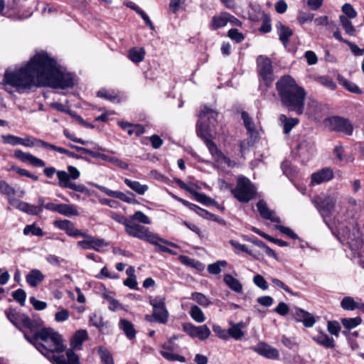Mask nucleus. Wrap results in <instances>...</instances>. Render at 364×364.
Listing matches in <instances>:
<instances>
[{"mask_svg": "<svg viewBox=\"0 0 364 364\" xmlns=\"http://www.w3.org/2000/svg\"><path fill=\"white\" fill-rule=\"evenodd\" d=\"M2 84L21 93L34 87H71L74 85V78L71 73L63 71L55 59L42 51L18 70H6Z\"/></svg>", "mask_w": 364, "mask_h": 364, "instance_id": "obj_1", "label": "nucleus"}, {"mask_svg": "<svg viewBox=\"0 0 364 364\" xmlns=\"http://www.w3.org/2000/svg\"><path fill=\"white\" fill-rule=\"evenodd\" d=\"M26 339L33 344L36 349L53 364H79V358L72 350L66 351L67 360L63 356H57L53 353H62L65 347L61 335L50 328H43L32 337L24 335Z\"/></svg>", "mask_w": 364, "mask_h": 364, "instance_id": "obj_2", "label": "nucleus"}, {"mask_svg": "<svg viewBox=\"0 0 364 364\" xmlns=\"http://www.w3.org/2000/svg\"><path fill=\"white\" fill-rule=\"evenodd\" d=\"M282 103L290 111L301 114L304 109L306 92L289 75L282 77L276 84Z\"/></svg>", "mask_w": 364, "mask_h": 364, "instance_id": "obj_3", "label": "nucleus"}, {"mask_svg": "<svg viewBox=\"0 0 364 364\" xmlns=\"http://www.w3.org/2000/svg\"><path fill=\"white\" fill-rule=\"evenodd\" d=\"M125 232L130 237L138 238L151 244H156L157 242H161L171 247H177L176 244L159 237L156 234L150 231L149 228L132 221V220H129L125 228Z\"/></svg>", "mask_w": 364, "mask_h": 364, "instance_id": "obj_4", "label": "nucleus"}, {"mask_svg": "<svg viewBox=\"0 0 364 364\" xmlns=\"http://www.w3.org/2000/svg\"><path fill=\"white\" fill-rule=\"evenodd\" d=\"M332 231L341 243H348L352 250L359 247L362 244L360 231L353 225L339 224L336 230Z\"/></svg>", "mask_w": 364, "mask_h": 364, "instance_id": "obj_5", "label": "nucleus"}, {"mask_svg": "<svg viewBox=\"0 0 364 364\" xmlns=\"http://www.w3.org/2000/svg\"><path fill=\"white\" fill-rule=\"evenodd\" d=\"M338 199L337 193H321L315 196L311 199V203L326 223V218L330 217L335 210Z\"/></svg>", "mask_w": 364, "mask_h": 364, "instance_id": "obj_6", "label": "nucleus"}, {"mask_svg": "<svg viewBox=\"0 0 364 364\" xmlns=\"http://www.w3.org/2000/svg\"><path fill=\"white\" fill-rule=\"evenodd\" d=\"M215 132H212L209 128L200 127V130L197 131L198 135L201 137L212 154L214 159L218 162L225 163L228 166H231V161L227 158L217 147L216 144L212 141V138Z\"/></svg>", "mask_w": 364, "mask_h": 364, "instance_id": "obj_7", "label": "nucleus"}, {"mask_svg": "<svg viewBox=\"0 0 364 364\" xmlns=\"http://www.w3.org/2000/svg\"><path fill=\"white\" fill-rule=\"evenodd\" d=\"M149 303L153 308V314L152 315H146L145 319L149 322L166 324L168 321L169 314L166 308L165 299L159 296L150 298Z\"/></svg>", "mask_w": 364, "mask_h": 364, "instance_id": "obj_8", "label": "nucleus"}, {"mask_svg": "<svg viewBox=\"0 0 364 364\" xmlns=\"http://www.w3.org/2000/svg\"><path fill=\"white\" fill-rule=\"evenodd\" d=\"M232 192L240 202L247 203L255 197L256 188L247 178L241 176L238 178L237 186Z\"/></svg>", "mask_w": 364, "mask_h": 364, "instance_id": "obj_9", "label": "nucleus"}, {"mask_svg": "<svg viewBox=\"0 0 364 364\" xmlns=\"http://www.w3.org/2000/svg\"><path fill=\"white\" fill-rule=\"evenodd\" d=\"M7 318L18 328H26L34 330L38 327V323L32 321L24 314L18 312L15 309L9 308L5 311Z\"/></svg>", "mask_w": 364, "mask_h": 364, "instance_id": "obj_10", "label": "nucleus"}, {"mask_svg": "<svg viewBox=\"0 0 364 364\" xmlns=\"http://www.w3.org/2000/svg\"><path fill=\"white\" fill-rule=\"evenodd\" d=\"M257 70L259 76L267 86H269L274 80L272 61L267 57L259 55L257 59Z\"/></svg>", "mask_w": 364, "mask_h": 364, "instance_id": "obj_11", "label": "nucleus"}, {"mask_svg": "<svg viewBox=\"0 0 364 364\" xmlns=\"http://www.w3.org/2000/svg\"><path fill=\"white\" fill-rule=\"evenodd\" d=\"M218 112L207 106H203L199 114V120L198 122V130L200 129L201 127L204 128H209L212 132H215V127L216 124V117Z\"/></svg>", "mask_w": 364, "mask_h": 364, "instance_id": "obj_12", "label": "nucleus"}, {"mask_svg": "<svg viewBox=\"0 0 364 364\" xmlns=\"http://www.w3.org/2000/svg\"><path fill=\"white\" fill-rule=\"evenodd\" d=\"M183 330L191 338H197L200 341L207 339L211 332L206 325L194 326L191 323H185L183 324Z\"/></svg>", "mask_w": 364, "mask_h": 364, "instance_id": "obj_13", "label": "nucleus"}, {"mask_svg": "<svg viewBox=\"0 0 364 364\" xmlns=\"http://www.w3.org/2000/svg\"><path fill=\"white\" fill-rule=\"evenodd\" d=\"M176 345L174 343H171V341H168L161 345L162 349L159 353L164 358L168 361H179L184 363L186 361L185 357L173 352L176 349Z\"/></svg>", "mask_w": 364, "mask_h": 364, "instance_id": "obj_14", "label": "nucleus"}, {"mask_svg": "<svg viewBox=\"0 0 364 364\" xmlns=\"http://www.w3.org/2000/svg\"><path fill=\"white\" fill-rule=\"evenodd\" d=\"M251 349L259 355L272 360H277L279 357L278 350L264 342H259Z\"/></svg>", "mask_w": 364, "mask_h": 364, "instance_id": "obj_15", "label": "nucleus"}, {"mask_svg": "<svg viewBox=\"0 0 364 364\" xmlns=\"http://www.w3.org/2000/svg\"><path fill=\"white\" fill-rule=\"evenodd\" d=\"M83 237L85 239L79 241L77 245L84 250L93 249L96 251H100L101 247L107 246V243L104 239L96 238L85 233Z\"/></svg>", "mask_w": 364, "mask_h": 364, "instance_id": "obj_16", "label": "nucleus"}, {"mask_svg": "<svg viewBox=\"0 0 364 364\" xmlns=\"http://www.w3.org/2000/svg\"><path fill=\"white\" fill-rule=\"evenodd\" d=\"M331 124L336 131L343 132L347 135H351L353 133V127L346 119L334 117L331 119Z\"/></svg>", "mask_w": 364, "mask_h": 364, "instance_id": "obj_17", "label": "nucleus"}, {"mask_svg": "<svg viewBox=\"0 0 364 364\" xmlns=\"http://www.w3.org/2000/svg\"><path fill=\"white\" fill-rule=\"evenodd\" d=\"M58 186L64 188H70L71 190L84 193L87 191V188L83 184H76L68 181L67 172L61 171L58 173Z\"/></svg>", "mask_w": 364, "mask_h": 364, "instance_id": "obj_18", "label": "nucleus"}, {"mask_svg": "<svg viewBox=\"0 0 364 364\" xmlns=\"http://www.w3.org/2000/svg\"><path fill=\"white\" fill-rule=\"evenodd\" d=\"M55 227L65 230L66 234L71 237L84 236V232L75 228L74 224L68 220H59L54 221Z\"/></svg>", "mask_w": 364, "mask_h": 364, "instance_id": "obj_19", "label": "nucleus"}, {"mask_svg": "<svg viewBox=\"0 0 364 364\" xmlns=\"http://www.w3.org/2000/svg\"><path fill=\"white\" fill-rule=\"evenodd\" d=\"M333 178V170L330 168H324L311 174V184L312 186L326 183Z\"/></svg>", "mask_w": 364, "mask_h": 364, "instance_id": "obj_20", "label": "nucleus"}, {"mask_svg": "<svg viewBox=\"0 0 364 364\" xmlns=\"http://www.w3.org/2000/svg\"><path fill=\"white\" fill-rule=\"evenodd\" d=\"M293 314L295 320L298 322H302L306 328L312 327L316 322L311 314L300 308H295Z\"/></svg>", "mask_w": 364, "mask_h": 364, "instance_id": "obj_21", "label": "nucleus"}, {"mask_svg": "<svg viewBox=\"0 0 364 364\" xmlns=\"http://www.w3.org/2000/svg\"><path fill=\"white\" fill-rule=\"evenodd\" d=\"M11 205L21 211L31 215H38L41 213V207H36L33 205L21 201L17 198L11 201Z\"/></svg>", "mask_w": 364, "mask_h": 364, "instance_id": "obj_22", "label": "nucleus"}, {"mask_svg": "<svg viewBox=\"0 0 364 364\" xmlns=\"http://www.w3.org/2000/svg\"><path fill=\"white\" fill-rule=\"evenodd\" d=\"M14 156L21 161L23 162H29L31 165L36 167H43L46 166L45 162L42 159H38L29 153L23 152L20 149H17L14 151Z\"/></svg>", "mask_w": 364, "mask_h": 364, "instance_id": "obj_23", "label": "nucleus"}, {"mask_svg": "<svg viewBox=\"0 0 364 364\" xmlns=\"http://www.w3.org/2000/svg\"><path fill=\"white\" fill-rule=\"evenodd\" d=\"M257 210L259 215L264 219L269 220L274 223H280V219L277 217L274 212L269 209L266 203L260 200L257 204Z\"/></svg>", "mask_w": 364, "mask_h": 364, "instance_id": "obj_24", "label": "nucleus"}, {"mask_svg": "<svg viewBox=\"0 0 364 364\" xmlns=\"http://www.w3.org/2000/svg\"><path fill=\"white\" fill-rule=\"evenodd\" d=\"M338 213H342L344 208L345 212L351 215H353L354 213L360 210V205L358 203L357 200L352 197H348L346 198V203L341 202L338 205Z\"/></svg>", "mask_w": 364, "mask_h": 364, "instance_id": "obj_25", "label": "nucleus"}, {"mask_svg": "<svg viewBox=\"0 0 364 364\" xmlns=\"http://www.w3.org/2000/svg\"><path fill=\"white\" fill-rule=\"evenodd\" d=\"M44 279L45 275L38 269H31L26 276V280L31 287H38L44 280Z\"/></svg>", "mask_w": 364, "mask_h": 364, "instance_id": "obj_26", "label": "nucleus"}, {"mask_svg": "<svg viewBox=\"0 0 364 364\" xmlns=\"http://www.w3.org/2000/svg\"><path fill=\"white\" fill-rule=\"evenodd\" d=\"M277 33L279 37V40L282 42L284 46L289 43V38L292 36V30L281 22H278L276 25Z\"/></svg>", "mask_w": 364, "mask_h": 364, "instance_id": "obj_27", "label": "nucleus"}, {"mask_svg": "<svg viewBox=\"0 0 364 364\" xmlns=\"http://www.w3.org/2000/svg\"><path fill=\"white\" fill-rule=\"evenodd\" d=\"M0 193L6 196L9 204H11L12 200L16 198H15L16 191L5 181H0Z\"/></svg>", "mask_w": 364, "mask_h": 364, "instance_id": "obj_28", "label": "nucleus"}, {"mask_svg": "<svg viewBox=\"0 0 364 364\" xmlns=\"http://www.w3.org/2000/svg\"><path fill=\"white\" fill-rule=\"evenodd\" d=\"M279 120L283 125L284 134H289L291 131V129L296 124H298V123L299 122V119H297V118H292V117L288 118L284 114H281L279 116Z\"/></svg>", "mask_w": 364, "mask_h": 364, "instance_id": "obj_29", "label": "nucleus"}, {"mask_svg": "<svg viewBox=\"0 0 364 364\" xmlns=\"http://www.w3.org/2000/svg\"><path fill=\"white\" fill-rule=\"evenodd\" d=\"M124 182L129 188L139 195H144L149 189V186L147 185L141 184L136 181H132L129 178H125Z\"/></svg>", "mask_w": 364, "mask_h": 364, "instance_id": "obj_30", "label": "nucleus"}, {"mask_svg": "<svg viewBox=\"0 0 364 364\" xmlns=\"http://www.w3.org/2000/svg\"><path fill=\"white\" fill-rule=\"evenodd\" d=\"M87 332L85 330L77 331L72 340L71 345L74 349L80 350L82 343L87 338Z\"/></svg>", "mask_w": 364, "mask_h": 364, "instance_id": "obj_31", "label": "nucleus"}, {"mask_svg": "<svg viewBox=\"0 0 364 364\" xmlns=\"http://www.w3.org/2000/svg\"><path fill=\"white\" fill-rule=\"evenodd\" d=\"M231 327L228 330L229 338L232 337L235 340H240L244 336V333L242 331V328L244 327V323L242 322L233 323L232 322H230Z\"/></svg>", "mask_w": 364, "mask_h": 364, "instance_id": "obj_32", "label": "nucleus"}, {"mask_svg": "<svg viewBox=\"0 0 364 364\" xmlns=\"http://www.w3.org/2000/svg\"><path fill=\"white\" fill-rule=\"evenodd\" d=\"M313 339L318 344L323 346L326 348H333L335 347L334 339L326 333H321L320 335L314 337Z\"/></svg>", "mask_w": 364, "mask_h": 364, "instance_id": "obj_33", "label": "nucleus"}, {"mask_svg": "<svg viewBox=\"0 0 364 364\" xmlns=\"http://www.w3.org/2000/svg\"><path fill=\"white\" fill-rule=\"evenodd\" d=\"M223 280L225 283L232 291L240 293L242 291V285L239 280L234 278L232 275L227 274L224 275Z\"/></svg>", "mask_w": 364, "mask_h": 364, "instance_id": "obj_34", "label": "nucleus"}, {"mask_svg": "<svg viewBox=\"0 0 364 364\" xmlns=\"http://www.w3.org/2000/svg\"><path fill=\"white\" fill-rule=\"evenodd\" d=\"M119 326L129 339H133L135 338L136 331L133 324L130 321L126 319H121L119 321Z\"/></svg>", "mask_w": 364, "mask_h": 364, "instance_id": "obj_35", "label": "nucleus"}, {"mask_svg": "<svg viewBox=\"0 0 364 364\" xmlns=\"http://www.w3.org/2000/svg\"><path fill=\"white\" fill-rule=\"evenodd\" d=\"M241 116L244 122V125L248 133L250 134L251 137H256L257 131L255 129V124L249 114L246 112H242Z\"/></svg>", "mask_w": 364, "mask_h": 364, "instance_id": "obj_36", "label": "nucleus"}, {"mask_svg": "<svg viewBox=\"0 0 364 364\" xmlns=\"http://www.w3.org/2000/svg\"><path fill=\"white\" fill-rule=\"evenodd\" d=\"M145 56V50L143 48L136 49L133 48L128 53V58L133 63H139L144 60Z\"/></svg>", "mask_w": 364, "mask_h": 364, "instance_id": "obj_37", "label": "nucleus"}, {"mask_svg": "<svg viewBox=\"0 0 364 364\" xmlns=\"http://www.w3.org/2000/svg\"><path fill=\"white\" fill-rule=\"evenodd\" d=\"M58 213L68 217L79 215L75 205L65 203H59Z\"/></svg>", "mask_w": 364, "mask_h": 364, "instance_id": "obj_38", "label": "nucleus"}, {"mask_svg": "<svg viewBox=\"0 0 364 364\" xmlns=\"http://www.w3.org/2000/svg\"><path fill=\"white\" fill-rule=\"evenodd\" d=\"M228 23V13H222L219 16H215L212 18L211 25L214 29L224 27Z\"/></svg>", "mask_w": 364, "mask_h": 364, "instance_id": "obj_39", "label": "nucleus"}, {"mask_svg": "<svg viewBox=\"0 0 364 364\" xmlns=\"http://www.w3.org/2000/svg\"><path fill=\"white\" fill-rule=\"evenodd\" d=\"M338 80L339 83L342 86H343L346 90H348L349 92H350L352 93H355V94H360L362 92L356 84L346 80L343 76L338 75Z\"/></svg>", "mask_w": 364, "mask_h": 364, "instance_id": "obj_40", "label": "nucleus"}, {"mask_svg": "<svg viewBox=\"0 0 364 364\" xmlns=\"http://www.w3.org/2000/svg\"><path fill=\"white\" fill-rule=\"evenodd\" d=\"M97 353L102 364H114L112 355L106 348L100 346Z\"/></svg>", "mask_w": 364, "mask_h": 364, "instance_id": "obj_41", "label": "nucleus"}, {"mask_svg": "<svg viewBox=\"0 0 364 364\" xmlns=\"http://www.w3.org/2000/svg\"><path fill=\"white\" fill-rule=\"evenodd\" d=\"M359 305L360 303L356 302L351 296H345L341 302V306L348 311L359 310Z\"/></svg>", "mask_w": 364, "mask_h": 364, "instance_id": "obj_42", "label": "nucleus"}, {"mask_svg": "<svg viewBox=\"0 0 364 364\" xmlns=\"http://www.w3.org/2000/svg\"><path fill=\"white\" fill-rule=\"evenodd\" d=\"M101 159L107 162L112 164L113 165L119 167L122 169L128 168V164L115 156H108L104 154H102Z\"/></svg>", "mask_w": 364, "mask_h": 364, "instance_id": "obj_43", "label": "nucleus"}, {"mask_svg": "<svg viewBox=\"0 0 364 364\" xmlns=\"http://www.w3.org/2000/svg\"><path fill=\"white\" fill-rule=\"evenodd\" d=\"M342 325L347 329H352L359 326L362 319L360 316L355 318H343L341 320Z\"/></svg>", "mask_w": 364, "mask_h": 364, "instance_id": "obj_44", "label": "nucleus"}, {"mask_svg": "<svg viewBox=\"0 0 364 364\" xmlns=\"http://www.w3.org/2000/svg\"><path fill=\"white\" fill-rule=\"evenodd\" d=\"M191 318L198 323H203L205 319V315L202 310L198 306H193L190 310Z\"/></svg>", "mask_w": 364, "mask_h": 364, "instance_id": "obj_45", "label": "nucleus"}, {"mask_svg": "<svg viewBox=\"0 0 364 364\" xmlns=\"http://www.w3.org/2000/svg\"><path fill=\"white\" fill-rule=\"evenodd\" d=\"M129 220H132V221L135 222L137 221L138 223L144 225H149L151 223L149 218L140 210H138L132 215L129 217Z\"/></svg>", "mask_w": 364, "mask_h": 364, "instance_id": "obj_46", "label": "nucleus"}, {"mask_svg": "<svg viewBox=\"0 0 364 364\" xmlns=\"http://www.w3.org/2000/svg\"><path fill=\"white\" fill-rule=\"evenodd\" d=\"M191 299L205 307L208 306L211 304L210 300L205 295L199 292L192 293Z\"/></svg>", "mask_w": 364, "mask_h": 364, "instance_id": "obj_47", "label": "nucleus"}, {"mask_svg": "<svg viewBox=\"0 0 364 364\" xmlns=\"http://www.w3.org/2000/svg\"><path fill=\"white\" fill-rule=\"evenodd\" d=\"M344 149L342 146H336L334 148L333 154L340 161L353 162V157L351 155L344 156Z\"/></svg>", "mask_w": 364, "mask_h": 364, "instance_id": "obj_48", "label": "nucleus"}, {"mask_svg": "<svg viewBox=\"0 0 364 364\" xmlns=\"http://www.w3.org/2000/svg\"><path fill=\"white\" fill-rule=\"evenodd\" d=\"M2 141L4 144L12 146L22 145L23 138L12 134L2 135Z\"/></svg>", "mask_w": 364, "mask_h": 364, "instance_id": "obj_49", "label": "nucleus"}, {"mask_svg": "<svg viewBox=\"0 0 364 364\" xmlns=\"http://www.w3.org/2000/svg\"><path fill=\"white\" fill-rule=\"evenodd\" d=\"M340 21L346 33L350 36H353L355 29L352 23L348 19V18L342 15L340 16Z\"/></svg>", "mask_w": 364, "mask_h": 364, "instance_id": "obj_50", "label": "nucleus"}, {"mask_svg": "<svg viewBox=\"0 0 364 364\" xmlns=\"http://www.w3.org/2000/svg\"><path fill=\"white\" fill-rule=\"evenodd\" d=\"M227 265V262L225 260L218 261L215 263L210 264L208 266V271L212 274H219L221 272V267Z\"/></svg>", "mask_w": 364, "mask_h": 364, "instance_id": "obj_51", "label": "nucleus"}, {"mask_svg": "<svg viewBox=\"0 0 364 364\" xmlns=\"http://www.w3.org/2000/svg\"><path fill=\"white\" fill-rule=\"evenodd\" d=\"M316 80L318 83L331 90H333L336 87V83L328 77L319 76L316 77Z\"/></svg>", "mask_w": 364, "mask_h": 364, "instance_id": "obj_52", "label": "nucleus"}, {"mask_svg": "<svg viewBox=\"0 0 364 364\" xmlns=\"http://www.w3.org/2000/svg\"><path fill=\"white\" fill-rule=\"evenodd\" d=\"M103 297L108 302V304H109L108 308L109 310L115 311L117 310L122 309V304L117 300L114 299L112 296H111L107 294H104Z\"/></svg>", "mask_w": 364, "mask_h": 364, "instance_id": "obj_53", "label": "nucleus"}, {"mask_svg": "<svg viewBox=\"0 0 364 364\" xmlns=\"http://www.w3.org/2000/svg\"><path fill=\"white\" fill-rule=\"evenodd\" d=\"M30 233L36 236H43L44 235L42 229L35 226V225H28L24 228L23 234L27 235Z\"/></svg>", "mask_w": 364, "mask_h": 364, "instance_id": "obj_54", "label": "nucleus"}, {"mask_svg": "<svg viewBox=\"0 0 364 364\" xmlns=\"http://www.w3.org/2000/svg\"><path fill=\"white\" fill-rule=\"evenodd\" d=\"M196 200L204 205H213L215 204V200L212 198L208 197L205 194L202 193H198L196 191L193 195Z\"/></svg>", "mask_w": 364, "mask_h": 364, "instance_id": "obj_55", "label": "nucleus"}, {"mask_svg": "<svg viewBox=\"0 0 364 364\" xmlns=\"http://www.w3.org/2000/svg\"><path fill=\"white\" fill-rule=\"evenodd\" d=\"M14 299L20 304L21 306H24L26 302V294L22 289H18L12 293Z\"/></svg>", "mask_w": 364, "mask_h": 364, "instance_id": "obj_56", "label": "nucleus"}, {"mask_svg": "<svg viewBox=\"0 0 364 364\" xmlns=\"http://www.w3.org/2000/svg\"><path fill=\"white\" fill-rule=\"evenodd\" d=\"M253 282L257 287L262 290H267L269 287L267 282L260 274H257L253 277Z\"/></svg>", "mask_w": 364, "mask_h": 364, "instance_id": "obj_57", "label": "nucleus"}, {"mask_svg": "<svg viewBox=\"0 0 364 364\" xmlns=\"http://www.w3.org/2000/svg\"><path fill=\"white\" fill-rule=\"evenodd\" d=\"M213 331L218 337L223 340H228L229 338L228 331L218 325L213 326Z\"/></svg>", "mask_w": 364, "mask_h": 364, "instance_id": "obj_58", "label": "nucleus"}, {"mask_svg": "<svg viewBox=\"0 0 364 364\" xmlns=\"http://www.w3.org/2000/svg\"><path fill=\"white\" fill-rule=\"evenodd\" d=\"M228 36L232 40L235 41L236 43L242 42L245 37L242 33H240L237 29L232 28L230 29L228 33Z\"/></svg>", "mask_w": 364, "mask_h": 364, "instance_id": "obj_59", "label": "nucleus"}, {"mask_svg": "<svg viewBox=\"0 0 364 364\" xmlns=\"http://www.w3.org/2000/svg\"><path fill=\"white\" fill-rule=\"evenodd\" d=\"M314 23H315L316 26H324L328 27V28H329V29L332 28L333 26V23L330 22L328 21V16H319V17L316 18L314 20Z\"/></svg>", "mask_w": 364, "mask_h": 364, "instance_id": "obj_60", "label": "nucleus"}, {"mask_svg": "<svg viewBox=\"0 0 364 364\" xmlns=\"http://www.w3.org/2000/svg\"><path fill=\"white\" fill-rule=\"evenodd\" d=\"M342 11L347 18H354L357 16V12L350 4H345L342 6Z\"/></svg>", "mask_w": 364, "mask_h": 364, "instance_id": "obj_61", "label": "nucleus"}, {"mask_svg": "<svg viewBox=\"0 0 364 364\" xmlns=\"http://www.w3.org/2000/svg\"><path fill=\"white\" fill-rule=\"evenodd\" d=\"M110 217L112 219H113L118 223L124 225V228H126L127 224L129 222V218H127L125 216L120 215L119 213H114V212H112L110 213Z\"/></svg>", "mask_w": 364, "mask_h": 364, "instance_id": "obj_62", "label": "nucleus"}, {"mask_svg": "<svg viewBox=\"0 0 364 364\" xmlns=\"http://www.w3.org/2000/svg\"><path fill=\"white\" fill-rule=\"evenodd\" d=\"M327 328L331 334L338 336L341 330V326L337 321H328Z\"/></svg>", "mask_w": 364, "mask_h": 364, "instance_id": "obj_63", "label": "nucleus"}, {"mask_svg": "<svg viewBox=\"0 0 364 364\" xmlns=\"http://www.w3.org/2000/svg\"><path fill=\"white\" fill-rule=\"evenodd\" d=\"M29 300L33 308L37 311L43 310L47 307V304L45 301H39L33 296L30 297Z\"/></svg>", "mask_w": 364, "mask_h": 364, "instance_id": "obj_64", "label": "nucleus"}]
</instances>
